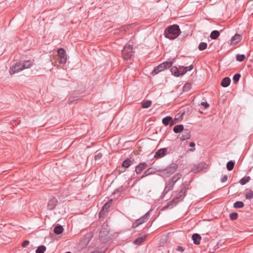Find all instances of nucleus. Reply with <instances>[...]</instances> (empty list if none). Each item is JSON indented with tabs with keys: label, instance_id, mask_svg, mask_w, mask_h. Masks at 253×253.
<instances>
[{
	"label": "nucleus",
	"instance_id": "7c9ffc66",
	"mask_svg": "<svg viewBox=\"0 0 253 253\" xmlns=\"http://www.w3.org/2000/svg\"><path fill=\"white\" fill-rule=\"evenodd\" d=\"M208 44L205 42H201L198 46V48L200 50L202 51L206 49L207 47Z\"/></svg>",
	"mask_w": 253,
	"mask_h": 253
},
{
	"label": "nucleus",
	"instance_id": "5fc2aeb1",
	"mask_svg": "<svg viewBox=\"0 0 253 253\" xmlns=\"http://www.w3.org/2000/svg\"><path fill=\"white\" fill-rule=\"evenodd\" d=\"M175 119L176 120H177V119H178V117H177V115L175 116Z\"/></svg>",
	"mask_w": 253,
	"mask_h": 253
},
{
	"label": "nucleus",
	"instance_id": "9d476101",
	"mask_svg": "<svg viewBox=\"0 0 253 253\" xmlns=\"http://www.w3.org/2000/svg\"><path fill=\"white\" fill-rule=\"evenodd\" d=\"M190 131L188 129H185L183 130L182 135L179 137V139L182 140L189 139L191 137Z\"/></svg>",
	"mask_w": 253,
	"mask_h": 253
},
{
	"label": "nucleus",
	"instance_id": "58836bf2",
	"mask_svg": "<svg viewBox=\"0 0 253 253\" xmlns=\"http://www.w3.org/2000/svg\"><path fill=\"white\" fill-rule=\"evenodd\" d=\"M245 197L246 199L251 200L253 198V192L250 190L249 192L247 193Z\"/></svg>",
	"mask_w": 253,
	"mask_h": 253
},
{
	"label": "nucleus",
	"instance_id": "bb28decb",
	"mask_svg": "<svg viewBox=\"0 0 253 253\" xmlns=\"http://www.w3.org/2000/svg\"><path fill=\"white\" fill-rule=\"evenodd\" d=\"M181 174L179 173H177L174 175L170 179L171 180V181H173L174 183H175L176 181L181 178Z\"/></svg>",
	"mask_w": 253,
	"mask_h": 253
},
{
	"label": "nucleus",
	"instance_id": "0eeeda50",
	"mask_svg": "<svg viewBox=\"0 0 253 253\" xmlns=\"http://www.w3.org/2000/svg\"><path fill=\"white\" fill-rule=\"evenodd\" d=\"M206 168V164L204 163H199L197 165L192 166L191 171L194 173H198L203 170Z\"/></svg>",
	"mask_w": 253,
	"mask_h": 253
},
{
	"label": "nucleus",
	"instance_id": "9b49d317",
	"mask_svg": "<svg viewBox=\"0 0 253 253\" xmlns=\"http://www.w3.org/2000/svg\"><path fill=\"white\" fill-rule=\"evenodd\" d=\"M57 204V200L56 198H53L50 199L47 204V209L49 210H53Z\"/></svg>",
	"mask_w": 253,
	"mask_h": 253
},
{
	"label": "nucleus",
	"instance_id": "ea45409f",
	"mask_svg": "<svg viewBox=\"0 0 253 253\" xmlns=\"http://www.w3.org/2000/svg\"><path fill=\"white\" fill-rule=\"evenodd\" d=\"M238 213L237 212H232L230 214V218L231 220H236L238 217Z\"/></svg>",
	"mask_w": 253,
	"mask_h": 253
},
{
	"label": "nucleus",
	"instance_id": "a18cd8bd",
	"mask_svg": "<svg viewBox=\"0 0 253 253\" xmlns=\"http://www.w3.org/2000/svg\"><path fill=\"white\" fill-rule=\"evenodd\" d=\"M176 250L179 252H183L184 251V249L181 246H178L177 247Z\"/></svg>",
	"mask_w": 253,
	"mask_h": 253
},
{
	"label": "nucleus",
	"instance_id": "37998d69",
	"mask_svg": "<svg viewBox=\"0 0 253 253\" xmlns=\"http://www.w3.org/2000/svg\"><path fill=\"white\" fill-rule=\"evenodd\" d=\"M201 105L204 106L205 109H207L209 107V105L207 102H201Z\"/></svg>",
	"mask_w": 253,
	"mask_h": 253
},
{
	"label": "nucleus",
	"instance_id": "f257e3e1",
	"mask_svg": "<svg viewBox=\"0 0 253 253\" xmlns=\"http://www.w3.org/2000/svg\"><path fill=\"white\" fill-rule=\"evenodd\" d=\"M180 34V30L177 25L174 24L168 27L165 30V37L170 40L176 38Z\"/></svg>",
	"mask_w": 253,
	"mask_h": 253
},
{
	"label": "nucleus",
	"instance_id": "b1692460",
	"mask_svg": "<svg viewBox=\"0 0 253 253\" xmlns=\"http://www.w3.org/2000/svg\"><path fill=\"white\" fill-rule=\"evenodd\" d=\"M146 235L141 236L140 237L137 238L134 241V244L135 245H139L141 243H142L145 239Z\"/></svg>",
	"mask_w": 253,
	"mask_h": 253
},
{
	"label": "nucleus",
	"instance_id": "39448f33",
	"mask_svg": "<svg viewBox=\"0 0 253 253\" xmlns=\"http://www.w3.org/2000/svg\"><path fill=\"white\" fill-rule=\"evenodd\" d=\"M152 211V210H149L146 214L143 216L136 220L133 224V227H136L139 225L142 224L145 221L147 220L149 217L150 214Z\"/></svg>",
	"mask_w": 253,
	"mask_h": 253
},
{
	"label": "nucleus",
	"instance_id": "2f4dec72",
	"mask_svg": "<svg viewBox=\"0 0 253 253\" xmlns=\"http://www.w3.org/2000/svg\"><path fill=\"white\" fill-rule=\"evenodd\" d=\"M234 162L232 161H230L227 163L226 167L228 170H231L233 169L234 166Z\"/></svg>",
	"mask_w": 253,
	"mask_h": 253
},
{
	"label": "nucleus",
	"instance_id": "6e6d98bb",
	"mask_svg": "<svg viewBox=\"0 0 253 253\" xmlns=\"http://www.w3.org/2000/svg\"><path fill=\"white\" fill-rule=\"evenodd\" d=\"M104 225V226H107V224H104V225Z\"/></svg>",
	"mask_w": 253,
	"mask_h": 253
},
{
	"label": "nucleus",
	"instance_id": "a878e982",
	"mask_svg": "<svg viewBox=\"0 0 253 253\" xmlns=\"http://www.w3.org/2000/svg\"><path fill=\"white\" fill-rule=\"evenodd\" d=\"M219 32L217 30H214L211 34V38L213 40L216 39L219 36Z\"/></svg>",
	"mask_w": 253,
	"mask_h": 253
},
{
	"label": "nucleus",
	"instance_id": "ddd939ff",
	"mask_svg": "<svg viewBox=\"0 0 253 253\" xmlns=\"http://www.w3.org/2000/svg\"><path fill=\"white\" fill-rule=\"evenodd\" d=\"M147 167L146 163L143 162L139 164L135 168V172L136 173H140L141 171Z\"/></svg>",
	"mask_w": 253,
	"mask_h": 253
},
{
	"label": "nucleus",
	"instance_id": "79ce46f5",
	"mask_svg": "<svg viewBox=\"0 0 253 253\" xmlns=\"http://www.w3.org/2000/svg\"><path fill=\"white\" fill-rule=\"evenodd\" d=\"M29 244V241H28V240H25L24 241L22 244V247L23 248H25Z\"/></svg>",
	"mask_w": 253,
	"mask_h": 253
},
{
	"label": "nucleus",
	"instance_id": "f3484780",
	"mask_svg": "<svg viewBox=\"0 0 253 253\" xmlns=\"http://www.w3.org/2000/svg\"><path fill=\"white\" fill-rule=\"evenodd\" d=\"M133 160H131L130 159H127L123 162L122 167L125 168H128L133 164Z\"/></svg>",
	"mask_w": 253,
	"mask_h": 253
},
{
	"label": "nucleus",
	"instance_id": "a19ab883",
	"mask_svg": "<svg viewBox=\"0 0 253 253\" xmlns=\"http://www.w3.org/2000/svg\"><path fill=\"white\" fill-rule=\"evenodd\" d=\"M102 157V154L100 153H98L95 155V160H99L101 159Z\"/></svg>",
	"mask_w": 253,
	"mask_h": 253
},
{
	"label": "nucleus",
	"instance_id": "7ed1b4c3",
	"mask_svg": "<svg viewBox=\"0 0 253 253\" xmlns=\"http://www.w3.org/2000/svg\"><path fill=\"white\" fill-rule=\"evenodd\" d=\"M177 166L175 164H171L169 166L162 170L161 172L163 177H168L173 173L177 169Z\"/></svg>",
	"mask_w": 253,
	"mask_h": 253
},
{
	"label": "nucleus",
	"instance_id": "de8ad7c7",
	"mask_svg": "<svg viewBox=\"0 0 253 253\" xmlns=\"http://www.w3.org/2000/svg\"><path fill=\"white\" fill-rule=\"evenodd\" d=\"M148 170H146V171H145V172L144 173V174L142 175V176H141V178H143V177H144L145 176L148 175L149 173L148 172Z\"/></svg>",
	"mask_w": 253,
	"mask_h": 253
},
{
	"label": "nucleus",
	"instance_id": "49530a36",
	"mask_svg": "<svg viewBox=\"0 0 253 253\" xmlns=\"http://www.w3.org/2000/svg\"><path fill=\"white\" fill-rule=\"evenodd\" d=\"M122 189L123 188H122V187L117 189L116 190H115L114 193L115 194V193H118V192H120L122 190Z\"/></svg>",
	"mask_w": 253,
	"mask_h": 253
},
{
	"label": "nucleus",
	"instance_id": "dca6fc26",
	"mask_svg": "<svg viewBox=\"0 0 253 253\" xmlns=\"http://www.w3.org/2000/svg\"><path fill=\"white\" fill-rule=\"evenodd\" d=\"M112 202V200H109L108 202L106 203L103 207L102 210L100 212V214H103V212H106L108 211L110 208V205Z\"/></svg>",
	"mask_w": 253,
	"mask_h": 253
},
{
	"label": "nucleus",
	"instance_id": "cd10ccee",
	"mask_svg": "<svg viewBox=\"0 0 253 253\" xmlns=\"http://www.w3.org/2000/svg\"><path fill=\"white\" fill-rule=\"evenodd\" d=\"M182 68L184 70V72L180 73V75L182 76L185 74L187 71H191L193 69V66L191 65L189 66L182 67Z\"/></svg>",
	"mask_w": 253,
	"mask_h": 253
},
{
	"label": "nucleus",
	"instance_id": "5701e85b",
	"mask_svg": "<svg viewBox=\"0 0 253 253\" xmlns=\"http://www.w3.org/2000/svg\"><path fill=\"white\" fill-rule=\"evenodd\" d=\"M171 72L172 75H174L176 77H179L180 75V73H179V70L177 69L176 67L173 66L171 68Z\"/></svg>",
	"mask_w": 253,
	"mask_h": 253
},
{
	"label": "nucleus",
	"instance_id": "603ef678",
	"mask_svg": "<svg viewBox=\"0 0 253 253\" xmlns=\"http://www.w3.org/2000/svg\"><path fill=\"white\" fill-rule=\"evenodd\" d=\"M195 148H192V149H189V151L190 152H194L195 151Z\"/></svg>",
	"mask_w": 253,
	"mask_h": 253
},
{
	"label": "nucleus",
	"instance_id": "412c9836",
	"mask_svg": "<svg viewBox=\"0 0 253 253\" xmlns=\"http://www.w3.org/2000/svg\"><path fill=\"white\" fill-rule=\"evenodd\" d=\"M174 184L175 183H174L173 181H171V180L170 179L166 185L165 190H167V192L172 190Z\"/></svg>",
	"mask_w": 253,
	"mask_h": 253
},
{
	"label": "nucleus",
	"instance_id": "c9c22d12",
	"mask_svg": "<svg viewBox=\"0 0 253 253\" xmlns=\"http://www.w3.org/2000/svg\"><path fill=\"white\" fill-rule=\"evenodd\" d=\"M191 88V84L190 83H186L183 87V91L184 92L188 91Z\"/></svg>",
	"mask_w": 253,
	"mask_h": 253
},
{
	"label": "nucleus",
	"instance_id": "aec40b11",
	"mask_svg": "<svg viewBox=\"0 0 253 253\" xmlns=\"http://www.w3.org/2000/svg\"><path fill=\"white\" fill-rule=\"evenodd\" d=\"M184 130V126L182 125H176L173 128V131L176 133L181 132Z\"/></svg>",
	"mask_w": 253,
	"mask_h": 253
},
{
	"label": "nucleus",
	"instance_id": "72a5a7b5",
	"mask_svg": "<svg viewBox=\"0 0 253 253\" xmlns=\"http://www.w3.org/2000/svg\"><path fill=\"white\" fill-rule=\"evenodd\" d=\"M46 250V248L44 246L39 247L36 251V253H44Z\"/></svg>",
	"mask_w": 253,
	"mask_h": 253
},
{
	"label": "nucleus",
	"instance_id": "473e14b6",
	"mask_svg": "<svg viewBox=\"0 0 253 253\" xmlns=\"http://www.w3.org/2000/svg\"><path fill=\"white\" fill-rule=\"evenodd\" d=\"M244 206V204L242 201H237L234 204V207L237 209L242 208Z\"/></svg>",
	"mask_w": 253,
	"mask_h": 253
},
{
	"label": "nucleus",
	"instance_id": "4c0bfd02",
	"mask_svg": "<svg viewBox=\"0 0 253 253\" xmlns=\"http://www.w3.org/2000/svg\"><path fill=\"white\" fill-rule=\"evenodd\" d=\"M241 77V75L239 73L236 74L233 78V81L234 83H237Z\"/></svg>",
	"mask_w": 253,
	"mask_h": 253
},
{
	"label": "nucleus",
	"instance_id": "3c124183",
	"mask_svg": "<svg viewBox=\"0 0 253 253\" xmlns=\"http://www.w3.org/2000/svg\"><path fill=\"white\" fill-rule=\"evenodd\" d=\"M103 232H104V231H100V235H99V236H100V237H102V236H103Z\"/></svg>",
	"mask_w": 253,
	"mask_h": 253
},
{
	"label": "nucleus",
	"instance_id": "20e7f679",
	"mask_svg": "<svg viewBox=\"0 0 253 253\" xmlns=\"http://www.w3.org/2000/svg\"><path fill=\"white\" fill-rule=\"evenodd\" d=\"M186 190L187 188L185 187H183L177 195L175 198L171 201L169 204H174L176 205L179 202L182 201L185 196V193Z\"/></svg>",
	"mask_w": 253,
	"mask_h": 253
},
{
	"label": "nucleus",
	"instance_id": "864d4df0",
	"mask_svg": "<svg viewBox=\"0 0 253 253\" xmlns=\"http://www.w3.org/2000/svg\"><path fill=\"white\" fill-rule=\"evenodd\" d=\"M175 119L176 120H177V119H178V117H177V115L175 116Z\"/></svg>",
	"mask_w": 253,
	"mask_h": 253
},
{
	"label": "nucleus",
	"instance_id": "f03ea898",
	"mask_svg": "<svg viewBox=\"0 0 253 253\" xmlns=\"http://www.w3.org/2000/svg\"><path fill=\"white\" fill-rule=\"evenodd\" d=\"M132 46L126 44L122 50V55L124 60H127L131 57L133 54Z\"/></svg>",
	"mask_w": 253,
	"mask_h": 253
},
{
	"label": "nucleus",
	"instance_id": "4be33fe9",
	"mask_svg": "<svg viewBox=\"0 0 253 253\" xmlns=\"http://www.w3.org/2000/svg\"><path fill=\"white\" fill-rule=\"evenodd\" d=\"M172 122V118L170 116H167L162 120L163 123L165 126H168Z\"/></svg>",
	"mask_w": 253,
	"mask_h": 253
},
{
	"label": "nucleus",
	"instance_id": "1a4fd4ad",
	"mask_svg": "<svg viewBox=\"0 0 253 253\" xmlns=\"http://www.w3.org/2000/svg\"><path fill=\"white\" fill-rule=\"evenodd\" d=\"M242 39V36L239 34H236L231 38L230 44L235 45L239 43Z\"/></svg>",
	"mask_w": 253,
	"mask_h": 253
},
{
	"label": "nucleus",
	"instance_id": "c03bdc74",
	"mask_svg": "<svg viewBox=\"0 0 253 253\" xmlns=\"http://www.w3.org/2000/svg\"><path fill=\"white\" fill-rule=\"evenodd\" d=\"M227 180V176L225 175L221 179V181L222 182H225Z\"/></svg>",
	"mask_w": 253,
	"mask_h": 253
},
{
	"label": "nucleus",
	"instance_id": "e433bc0d",
	"mask_svg": "<svg viewBox=\"0 0 253 253\" xmlns=\"http://www.w3.org/2000/svg\"><path fill=\"white\" fill-rule=\"evenodd\" d=\"M245 55L244 54H237L236 56V60L238 61L242 62L245 59Z\"/></svg>",
	"mask_w": 253,
	"mask_h": 253
},
{
	"label": "nucleus",
	"instance_id": "4468645a",
	"mask_svg": "<svg viewBox=\"0 0 253 253\" xmlns=\"http://www.w3.org/2000/svg\"><path fill=\"white\" fill-rule=\"evenodd\" d=\"M20 62L22 64V70L30 68L33 64V62L31 60L22 61Z\"/></svg>",
	"mask_w": 253,
	"mask_h": 253
},
{
	"label": "nucleus",
	"instance_id": "a211bd4d",
	"mask_svg": "<svg viewBox=\"0 0 253 253\" xmlns=\"http://www.w3.org/2000/svg\"><path fill=\"white\" fill-rule=\"evenodd\" d=\"M231 82V80L229 78L225 77L221 81V85L223 87H227L229 85Z\"/></svg>",
	"mask_w": 253,
	"mask_h": 253
},
{
	"label": "nucleus",
	"instance_id": "f704fd0d",
	"mask_svg": "<svg viewBox=\"0 0 253 253\" xmlns=\"http://www.w3.org/2000/svg\"><path fill=\"white\" fill-rule=\"evenodd\" d=\"M151 101L147 100L142 103V106L143 108H148L151 106Z\"/></svg>",
	"mask_w": 253,
	"mask_h": 253
},
{
	"label": "nucleus",
	"instance_id": "09e8293b",
	"mask_svg": "<svg viewBox=\"0 0 253 253\" xmlns=\"http://www.w3.org/2000/svg\"><path fill=\"white\" fill-rule=\"evenodd\" d=\"M189 146L191 147H194L195 146V144L194 142H190V144H189Z\"/></svg>",
	"mask_w": 253,
	"mask_h": 253
},
{
	"label": "nucleus",
	"instance_id": "423d86ee",
	"mask_svg": "<svg viewBox=\"0 0 253 253\" xmlns=\"http://www.w3.org/2000/svg\"><path fill=\"white\" fill-rule=\"evenodd\" d=\"M21 62H17L14 65H12L9 69V73L11 75H13L15 73L23 70Z\"/></svg>",
	"mask_w": 253,
	"mask_h": 253
},
{
	"label": "nucleus",
	"instance_id": "393cba45",
	"mask_svg": "<svg viewBox=\"0 0 253 253\" xmlns=\"http://www.w3.org/2000/svg\"><path fill=\"white\" fill-rule=\"evenodd\" d=\"M63 230L64 229L61 225L56 226L54 228V232L56 234H61Z\"/></svg>",
	"mask_w": 253,
	"mask_h": 253
},
{
	"label": "nucleus",
	"instance_id": "c756f323",
	"mask_svg": "<svg viewBox=\"0 0 253 253\" xmlns=\"http://www.w3.org/2000/svg\"><path fill=\"white\" fill-rule=\"evenodd\" d=\"M162 64L163 67L165 70L170 67L172 66L173 62L172 61H166L162 63Z\"/></svg>",
	"mask_w": 253,
	"mask_h": 253
},
{
	"label": "nucleus",
	"instance_id": "f8f14e48",
	"mask_svg": "<svg viewBox=\"0 0 253 253\" xmlns=\"http://www.w3.org/2000/svg\"><path fill=\"white\" fill-rule=\"evenodd\" d=\"M167 152V148H162L156 152L154 157L157 159L164 157Z\"/></svg>",
	"mask_w": 253,
	"mask_h": 253
},
{
	"label": "nucleus",
	"instance_id": "6e6552de",
	"mask_svg": "<svg viewBox=\"0 0 253 253\" xmlns=\"http://www.w3.org/2000/svg\"><path fill=\"white\" fill-rule=\"evenodd\" d=\"M58 54L59 56V62L61 64H65L67 60L65 50L61 48L58 49Z\"/></svg>",
	"mask_w": 253,
	"mask_h": 253
},
{
	"label": "nucleus",
	"instance_id": "8fccbe9b",
	"mask_svg": "<svg viewBox=\"0 0 253 253\" xmlns=\"http://www.w3.org/2000/svg\"><path fill=\"white\" fill-rule=\"evenodd\" d=\"M184 70L182 68V67L180 68L179 72H181V73L184 72Z\"/></svg>",
	"mask_w": 253,
	"mask_h": 253
},
{
	"label": "nucleus",
	"instance_id": "c85d7f7f",
	"mask_svg": "<svg viewBox=\"0 0 253 253\" xmlns=\"http://www.w3.org/2000/svg\"><path fill=\"white\" fill-rule=\"evenodd\" d=\"M251 179V178L250 176H246L242 178L240 180V183L241 185H245L249 181V180Z\"/></svg>",
	"mask_w": 253,
	"mask_h": 253
},
{
	"label": "nucleus",
	"instance_id": "2eb2a0df",
	"mask_svg": "<svg viewBox=\"0 0 253 253\" xmlns=\"http://www.w3.org/2000/svg\"><path fill=\"white\" fill-rule=\"evenodd\" d=\"M201 239V236L197 233L194 234L192 235V240H193L194 243L196 245L200 244Z\"/></svg>",
	"mask_w": 253,
	"mask_h": 253
},
{
	"label": "nucleus",
	"instance_id": "6ab92c4d",
	"mask_svg": "<svg viewBox=\"0 0 253 253\" xmlns=\"http://www.w3.org/2000/svg\"><path fill=\"white\" fill-rule=\"evenodd\" d=\"M165 69L163 67V64L161 63L154 69L152 73H154L155 74H157L159 72H162Z\"/></svg>",
	"mask_w": 253,
	"mask_h": 253
}]
</instances>
